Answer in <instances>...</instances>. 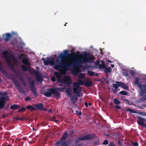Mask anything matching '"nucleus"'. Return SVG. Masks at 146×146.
Instances as JSON below:
<instances>
[{
    "mask_svg": "<svg viewBox=\"0 0 146 146\" xmlns=\"http://www.w3.org/2000/svg\"><path fill=\"white\" fill-rule=\"evenodd\" d=\"M127 111H129L130 113H136L135 111L132 109H127Z\"/></svg>",
    "mask_w": 146,
    "mask_h": 146,
    "instance_id": "nucleus-39",
    "label": "nucleus"
},
{
    "mask_svg": "<svg viewBox=\"0 0 146 146\" xmlns=\"http://www.w3.org/2000/svg\"><path fill=\"white\" fill-rule=\"evenodd\" d=\"M85 76V75L84 73H81L78 76V78L80 79H83Z\"/></svg>",
    "mask_w": 146,
    "mask_h": 146,
    "instance_id": "nucleus-33",
    "label": "nucleus"
},
{
    "mask_svg": "<svg viewBox=\"0 0 146 146\" xmlns=\"http://www.w3.org/2000/svg\"><path fill=\"white\" fill-rule=\"evenodd\" d=\"M113 102L115 104L118 105L120 104V101L117 98H114V99Z\"/></svg>",
    "mask_w": 146,
    "mask_h": 146,
    "instance_id": "nucleus-34",
    "label": "nucleus"
},
{
    "mask_svg": "<svg viewBox=\"0 0 146 146\" xmlns=\"http://www.w3.org/2000/svg\"><path fill=\"white\" fill-rule=\"evenodd\" d=\"M84 84L86 86L88 87L92 86L93 85V83L90 80H87L85 81Z\"/></svg>",
    "mask_w": 146,
    "mask_h": 146,
    "instance_id": "nucleus-21",
    "label": "nucleus"
},
{
    "mask_svg": "<svg viewBox=\"0 0 146 146\" xmlns=\"http://www.w3.org/2000/svg\"><path fill=\"white\" fill-rule=\"evenodd\" d=\"M69 133L70 135H71L74 133V131L73 130H72L69 131Z\"/></svg>",
    "mask_w": 146,
    "mask_h": 146,
    "instance_id": "nucleus-55",
    "label": "nucleus"
},
{
    "mask_svg": "<svg viewBox=\"0 0 146 146\" xmlns=\"http://www.w3.org/2000/svg\"><path fill=\"white\" fill-rule=\"evenodd\" d=\"M135 84H137L138 87L140 85H142L141 82L139 83V79L137 77H136L135 79V82L134 83Z\"/></svg>",
    "mask_w": 146,
    "mask_h": 146,
    "instance_id": "nucleus-26",
    "label": "nucleus"
},
{
    "mask_svg": "<svg viewBox=\"0 0 146 146\" xmlns=\"http://www.w3.org/2000/svg\"><path fill=\"white\" fill-rule=\"evenodd\" d=\"M10 99L8 96L5 97H1L0 99V110L5 105V100H9Z\"/></svg>",
    "mask_w": 146,
    "mask_h": 146,
    "instance_id": "nucleus-11",
    "label": "nucleus"
},
{
    "mask_svg": "<svg viewBox=\"0 0 146 146\" xmlns=\"http://www.w3.org/2000/svg\"><path fill=\"white\" fill-rule=\"evenodd\" d=\"M111 70L110 67L106 68H105L104 72L106 73L110 72Z\"/></svg>",
    "mask_w": 146,
    "mask_h": 146,
    "instance_id": "nucleus-38",
    "label": "nucleus"
},
{
    "mask_svg": "<svg viewBox=\"0 0 146 146\" xmlns=\"http://www.w3.org/2000/svg\"><path fill=\"white\" fill-rule=\"evenodd\" d=\"M20 108V107L17 104H14L11 106L10 109L11 110H15L19 109Z\"/></svg>",
    "mask_w": 146,
    "mask_h": 146,
    "instance_id": "nucleus-24",
    "label": "nucleus"
},
{
    "mask_svg": "<svg viewBox=\"0 0 146 146\" xmlns=\"http://www.w3.org/2000/svg\"><path fill=\"white\" fill-rule=\"evenodd\" d=\"M53 90L54 91V93H52V94H54V95L55 96V97L56 98H61V94L60 92H58L56 90L54 89H53Z\"/></svg>",
    "mask_w": 146,
    "mask_h": 146,
    "instance_id": "nucleus-20",
    "label": "nucleus"
},
{
    "mask_svg": "<svg viewBox=\"0 0 146 146\" xmlns=\"http://www.w3.org/2000/svg\"><path fill=\"white\" fill-rule=\"evenodd\" d=\"M88 74L89 75L91 76H93L95 75V73L94 72L90 70H88Z\"/></svg>",
    "mask_w": 146,
    "mask_h": 146,
    "instance_id": "nucleus-36",
    "label": "nucleus"
},
{
    "mask_svg": "<svg viewBox=\"0 0 146 146\" xmlns=\"http://www.w3.org/2000/svg\"><path fill=\"white\" fill-rule=\"evenodd\" d=\"M130 74L133 77L135 76V72L133 70H131L130 71Z\"/></svg>",
    "mask_w": 146,
    "mask_h": 146,
    "instance_id": "nucleus-45",
    "label": "nucleus"
},
{
    "mask_svg": "<svg viewBox=\"0 0 146 146\" xmlns=\"http://www.w3.org/2000/svg\"><path fill=\"white\" fill-rule=\"evenodd\" d=\"M22 62L23 64L26 65V66L22 65L21 66L22 69L24 71H26L27 70V68L30 66L31 64L28 58L27 57L23 58L22 59Z\"/></svg>",
    "mask_w": 146,
    "mask_h": 146,
    "instance_id": "nucleus-6",
    "label": "nucleus"
},
{
    "mask_svg": "<svg viewBox=\"0 0 146 146\" xmlns=\"http://www.w3.org/2000/svg\"><path fill=\"white\" fill-rule=\"evenodd\" d=\"M85 106L86 107H88V104L87 103V102H85Z\"/></svg>",
    "mask_w": 146,
    "mask_h": 146,
    "instance_id": "nucleus-59",
    "label": "nucleus"
},
{
    "mask_svg": "<svg viewBox=\"0 0 146 146\" xmlns=\"http://www.w3.org/2000/svg\"><path fill=\"white\" fill-rule=\"evenodd\" d=\"M115 107L117 109H120L121 108V107L118 105H116Z\"/></svg>",
    "mask_w": 146,
    "mask_h": 146,
    "instance_id": "nucleus-57",
    "label": "nucleus"
},
{
    "mask_svg": "<svg viewBox=\"0 0 146 146\" xmlns=\"http://www.w3.org/2000/svg\"><path fill=\"white\" fill-rule=\"evenodd\" d=\"M146 100V97L145 96H144L141 97L140 99V100L142 102H143Z\"/></svg>",
    "mask_w": 146,
    "mask_h": 146,
    "instance_id": "nucleus-44",
    "label": "nucleus"
},
{
    "mask_svg": "<svg viewBox=\"0 0 146 146\" xmlns=\"http://www.w3.org/2000/svg\"><path fill=\"white\" fill-rule=\"evenodd\" d=\"M76 114L79 116H80L82 114V113L81 111H79L78 110H76L75 111Z\"/></svg>",
    "mask_w": 146,
    "mask_h": 146,
    "instance_id": "nucleus-42",
    "label": "nucleus"
},
{
    "mask_svg": "<svg viewBox=\"0 0 146 146\" xmlns=\"http://www.w3.org/2000/svg\"><path fill=\"white\" fill-rule=\"evenodd\" d=\"M47 91L45 92L44 93L42 94L43 95L47 97H50L51 96L52 93H54L53 88H49L47 89Z\"/></svg>",
    "mask_w": 146,
    "mask_h": 146,
    "instance_id": "nucleus-13",
    "label": "nucleus"
},
{
    "mask_svg": "<svg viewBox=\"0 0 146 146\" xmlns=\"http://www.w3.org/2000/svg\"><path fill=\"white\" fill-rule=\"evenodd\" d=\"M71 142V141L69 140L67 141H66L64 142L62 144H61V146H68V145L70 144Z\"/></svg>",
    "mask_w": 146,
    "mask_h": 146,
    "instance_id": "nucleus-28",
    "label": "nucleus"
},
{
    "mask_svg": "<svg viewBox=\"0 0 146 146\" xmlns=\"http://www.w3.org/2000/svg\"><path fill=\"white\" fill-rule=\"evenodd\" d=\"M108 146H115V144L113 142H111Z\"/></svg>",
    "mask_w": 146,
    "mask_h": 146,
    "instance_id": "nucleus-47",
    "label": "nucleus"
},
{
    "mask_svg": "<svg viewBox=\"0 0 146 146\" xmlns=\"http://www.w3.org/2000/svg\"><path fill=\"white\" fill-rule=\"evenodd\" d=\"M16 119L17 120H21V119H20V118L19 117H17L16 118Z\"/></svg>",
    "mask_w": 146,
    "mask_h": 146,
    "instance_id": "nucleus-64",
    "label": "nucleus"
},
{
    "mask_svg": "<svg viewBox=\"0 0 146 146\" xmlns=\"http://www.w3.org/2000/svg\"><path fill=\"white\" fill-rule=\"evenodd\" d=\"M64 53L60 54L56 59V62L58 64L55 63L53 66V68L62 74L66 73L68 68L74 67L78 65L79 63L90 62L94 58L93 55L86 52H84V54H82L81 57L79 58L78 57V55L74 52H72L71 54H70L68 50H64Z\"/></svg>",
    "mask_w": 146,
    "mask_h": 146,
    "instance_id": "nucleus-1",
    "label": "nucleus"
},
{
    "mask_svg": "<svg viewBox=\"0 0 146 146\" xmlns=\"http://www.w3.org/2000/svg\"><path fill=\"white\" fill-rule=\"evenodd\" d=\"M74 87L73 88L74 93L78 96H80V94L81 92V88L80 87V85L78 82H75L74 84Z\"/></svg>",
    "mask_w": 146,
    "mask_h": 146,
    "instance_id": "nucleus-4",
    "label": "nucleus"
},
{
    "mask_svg": "<svg viewBox=\"0 0 146 146\" xmlns=\"http://www.w3.org/2000/svg\"><path fill=\"white\" fill-rule=\"evenodd\" d=\"M27 70H28L29 72L31 74H33L34 73L33 72V70H35L34 69H33V70H31V67L30 66L27 68Z\"/></svg>",
    "mask_w": 146,
    "mask_h": 146,
    "instance_id": "nucleus-32",
    "label": "nucleus"
},
{
    "mask_svg": "<svg viewBox=\"0 0 146 146\" xmlns=\"http://www.w3.org/2000/svg\"><path fill=\"white\" fill-rule=\"evenodd\" d=\"M11 80L15 86L17 88L19 91L22 93H24L25 92L23 89L22 87L18 82L17 80L15 77L12 78Z\"/></svg>",
    "mask_w": 146,
    "mask_h": 146,
    "instance_id": "nucleus-7",
    "label": "nucleus"
},
{
    "mask_svg": "<svg viewBox=\"0 0 146 146\" xmlns=\"http://www.w3.org/2000/svg\"><path fill=\"white\" fill-rule=\"evenodd\" d=\"M25 100L26 101H30L31 99L29 97H27L26 98Z\"/></svg>",
    "mask_w": 146,
    "mask_h": 146,
    "instance_id": "nucleus-51",
    "label": "nucleus"
},
{
    "mask_svg": "<svg viewBox=\"0 0 146 146\" xmlns=\"http://www.w3.org/2000/svg\"><path fill=\"white\" fill-rule=\"evenodd\" d=\"M78 83L80 84V85H83L84 83V81L82 80H78Z\"/></svg>",
    "mask_w": 146,
    "mask_h": 146,
    "instance_id": "nucleus-40",
    "label": "nucleus"
},
{
    "mask_svg": "<svg viewBox=\"0 0 146 146\" xmlns=\"http://www.w3.org/2000/svg\"><path fill=\"white\" fill-rule=\"evenodd\" d=\"M42 60L43 61L45 65H48L50 64L54 66L55 64V61L52 57H47L46 60H45L44 58H43L42 59Z\"/></svg>",
    "mask_w": 146,
    "mask_h": 146,
    "instance_id": "nucleus-8",
    "label": "nucleus"
},
{
    "mask_svg": "<svg viewBox=\"0 0 146 146\" xmlns=\"http://www.w3.org/2000/svg\"><path fill=\"white\" fill-rule=\"evenodd\" d=\"M60 73L57 72H54V75L56 76V77L57 78V81L59 82H62V74L61 73Z\"/></svg>",
    "mask_w": 146,
    "mask_h": 146,
    "instance_id": "nucleus-16",
    "label": "nucleus"
},
{
    "mask_svg": "<svg viewBox=\"0 0 146 146\" xmlns=\"http://www.w3.org/2000/svg\"><path fill=\"white\" fill-rule=\"evenodd\" d=\"M95 137H96V135L95 134H88L84 137L80 136L76 139L74 143L76 144L80 142L81 141L89 140L93 139Z\"/></svg>",
    "mask_w": 146,
    "mask_h": 146,
    "instance_id": "nucleus-3",
    "label": "nucleus"
},
{
    "mask_svg": "<svg viewBox=\"0 0 146 146\" xmlns=\"http://www.w3.org/2000/svg\"><path fill=\"white\" fill-rule=\"evenodd\" d=\"M72 91V89L71 88H68L66 89V92L67 95L69 97H71L72 95V94L71 92Z\"/></svg>",
    "mask_w": 146,
    "mask_h": 146,
    "instance_id": "nucleus-27",
    "label": "nucleus"
},
{
    "mask_svg": "<svg viewBox=\"0 0 146 146\" xmlns=\"http://www.w3.org/2000/svg\"><path fill=\"white\" fill-rule=\"evenodd\" d=\"M106 67L105 64H100L99 65V68L100 69H104Z\"/></svg>",
    "mask_w": 146,
    "mask_h": 146,
    "instance_id": "nucleus-41",
    "label": "nucleus"
},
{
    "mask_svg": "<svg viewBox=\"0 0 146 146\" xmlns=\"http://www.w3.org/2000/svg\"><path fill=\"white\" fill-rule=\"evenodd\" d=\"M70 100L72 101L73 103H75L76 102L77 100V97L75 95H74L73 96H71Z\"/></svg>",
    "mask_w": 146,
    "mask_h": 146,
    "instance_id": "nucleus-25",
    "label": "nucleus"
},
{
    "mask_svg": "<svg viewBox=\"0 0 146 146\" xmlns=\"http://www.w3.org/2000/svg\"><path fill=\"white\" fill-rule=\"evenodd\" d=\"M119 82L116 81L115 83L117 84H112V86L113 88H114V89L113 88L112 89L113 91L114 94H116L117 93V91L119 87L120 86L119 85Z\"/></svg>",
    "mask_w": 146,
    "mask_h": 146,
    "instance_id": "nucleus-18",
    "label": "nucleus"
},
{
    "mask_svg": "<svg viewBox=\"0 0 146 146\" xmlns=\"http://www.w3.org/2000/svg\"><path fill=\"white\" fill-rule=\"evenodd\" d=\"M138 119L139 120L137 121L138 124L143 127L146 128V124L143 122H146V119L139 117H138Z\"/></svg>",
    "mask_w": 146,
    "mask_h": 146,
    "instance_id": "nucleus-12",
    "label": "nucleus"
},
{
    "mask_svg": "<svg viewBox=\"0 0 146 146\" xmlns=\"http://www.w3.org/2000/svg\"><path fill=\"white\" fill-rule=\"evenodd\" d=\"M53 89L57 91L62 92L64 91V88H59V87H54L53 88Z\"/></svg>",
    "mask_w": 146,
    "mask_h": 146,
    "instance_id": "nucleus-29",
    "label": "nucleus"
},
{
    "mask_svg": "<svg viewBox=\"0 0 146 146\" xmlns=\"http://www.w3.org/2000/svg\"><path fill=\"white\" fill-rule=\"evenodd\" d=\"M12 36V35L10 33H6L3 35V38L5 42H7L10 40Z\"/></svg>",
    "mask_w": 146,
    "mask_h": 146,
    "instance_id": "nucleus-15",
    "label": "nucleus"
},
{
    "mask_svg": "<svg viewBox=\"0 0 146 146\" xmlns=\"http://www.w3.org/2000/svg\"><path fill=\"white\" fill-rule=\"evenodd\" d=\"M20 80L21 81L22 84L24 86H25L26 85L25 81L22 76H21V78L20 79Z\"/></svg>",
    "mask_w": 146,
    "mask_h": 146,
    "instance_id": "nucleus-31",
    "label": "nucleus"
},
{
    "mask_svg": "<svg viewBox=\"0 0 146 146\" xmlns=\"http://www.w3.org/2000/svg\"><path fill=\"white\" fill-rule=\"evenodd\" d=\"M121 99L125 103H129V100L125 98V97L124 96L122 97L121 98Z\"/></svg>",
    "mask_w": 146,
    "mask_h": 146,
    "instance_id": "nucleus-37",
    "label": "nucleus"
},
{
    "mask_svg": "<svg viewBox=\"0 0 146 146\" xmlns=\"http://www.w3.org/2000/svg\"><path fill=\"white\" fill-rule=\"evenodd\" d=\"M51 80L53 82H55L56 81V78L54 76H52L51 78Z\"/></svg>",
    "mask_w": 146,
    "mask_h": 146,
    "instance_id": "nucleus-48",
    "label": "nucleus"
},
{
    "mask_svg": "<svg viewBox=\"0 0 146 146\" xmlns=\"http://www.w3.org/2000/svg\"><path fill=\"white\" fill-rule=\"evenodd\" d=\"M100 142V141L99 140H97V141H95L93 144L94 145H97Z\"/></svg>",
    "mask_w": 146,
    "mask_h": 146,
    "instance_id": "nucleus-49",
    "label": "nucleus"
},
{
    "mask_svg": "<svg viewBox=\"0 0 146 146\" xmlns=\"http://www.w3.org/2000/svg\"><path fill=\"white\" fill-rule=\"evenodd\" d=\"M72 81H71V78L70 76H68L64 77L62 79V82H60L63 83L64 84L69 86L72 83Z\"/></svg>",
    "mask_w": 146,
    "mask_h": 146,
    "instance_id": "nucleus-10",
    "label": "nucleus"
},
{
    "mask_svg": "<svg viewBox=\"0 0 146 146\" xmlns=\"http://www.w3.org/2000/svg\"><path fill=\"white\" fill-rule=\"evenodd\" d=\"M7 52L6 51L3 52V54L5 56V59L8 64L9 67L12 71L15 72L16 74L20 79L21 76H22L21 73L19 72H16V69L14 68V66L12 64L10 58L7 55Z\"/></svg>",
    "mask_w": 146,
    "mask_h": 146,
    "instance_id": "nucleus-2",
    "label": "nucleus"
},
{
    "mask_svg": "<svg viewBox=\"0 0 146 146\" xmlns=\"http://www.w3.org/2000/svg\"><path fill=\"white\" fill-rule=\"evenodd\" d=\"M107 61L109 62V63H111L112 62V61H111V60H107Z\"/></svg>",
    "mask_w": 146,
    "mask_h": 146,
    "instance_id": "nucleus-63",
    "label": "nucleus"
},
{
    "mask_svg": "<svg viewBox=\"0 0 146 146\" xmlns=\"http://www.w3.org/2000/svg\"><path fill=\"white\" fill-rule=\"evenodd\" d=\"M0 70L1 72L5 76L8 75L7 72L3 68L2 66H0Z\"/></svg>",
    "mask_w": 146,
    "mask_h": 146,
    "instance_id": "nucleus-22",
    "label": "nucleus"
},
{
    "mask_svg": "<svg viewBox=\"0 0 146 146\" xmlns=\"http://www.w3.org/2000/svg\"><path fill=\"white\" fill-rule=\"evenodd\" d=\"M103 144L104 145H107L108 143V142L106 140H105L103 142Z\"/></svg>",
    "mask_w": 146,
    "mask_h": 146,
    "instance_id": "nucleus-46",
    "label": "nucleus"
},
{
    "mask_svg": "<svg viewBox=\"0 0 146 146\" xmlns=\"http://www.w3.org/2000/svg\"><path fill=\"white\" fill-rule=\"evenodd\" d=\"M2 116L3 118H4L6 116L5 115V114H3L2 115Z\"/></svg>",
    "mask_w": 146,
    "mask_h": 146,
    "instance_id": "nucleus-61",
    "label": "nucleus"
},
{
    "mask_svg": "<svg viewBox=\"0 0 146 146\" xmlns=\"http://www.w3.org/2000/svg\"><path fill=\"white\" fill-rule=\"evenodd\" d=\"M26 110V108H25L23 107V108H21L19 109V110L18 111L19 112H23V111H25Z\"/></svg>",
    "mask_w": 146,
    "mask_h": 146,
    "instance_id": "nucleus-43",
    "label": "nucleus"
},
{
    "mask_svg": "<svg viewBox=\"0 0 146 146\" xmlns=\"http://www.w3.org/2000/svg\"><path fill=\"white\" fill-rule=\"evenodd\" d=\"M41 110H43L46 111H47V110L46 108H42Z\"/></svg>",
    "mask_w": 146,
    "mask_h": 146,
    "instance_id": "nucleus-58",
    "label": "nucleus"
},
{
    "mask_svg": "<svg viewBox=\"0 0 146 146\" xmlns=\"http://www.w3.org/2000/svg\"><path fill=\"white\" fill-rule=\"evenodd\" d=\"M68 135L67 132V131L64 132L60 140L56 142V145H59L60 144H62L67 139Z\"/></svg>",
    "mask_w": 146,
    "mask_h": 146,
    "instance_id": "nucleus-9",
    "label": "nucleus"
},
{
    "mask_svg": "<svg viewBox=\"0 0 146 146\" xmlns=\"http://www.w3.org/2000/svg\"><path fill=\"white\" fill-rule=\"evenodd\" d=\"M133 145L134 146H138L139 144L137 142H135L133 143Z\"/></svg>",
    "mask_w": 146,
    "mask_h": 146,
    "instance_id": "nucleus-53",
    "label": "nucleus"
},
{
    "mask_svg": "<svg viewBox=\"0 0 146 146\" xmlns=\"http://www.w3.org/2000/svg\"><path fill=\"white\" fill-rule=\"evenodd\" d=\"M26 108L28 109H30L31 111H33L35 110V108L31 105H28L26 106Z\"/></svg>",
    "mask_w": 146,
    "mask_h": 146,
    "instance_id": "nucleus-30",
    "label": "nucleus"
},
{
    "mask_svg": "<svg viewBox=\"0 0 146 146\" xmlns=\"http://www.w3.org/2000/svg\"><path fill=\"white\" fill-rule=\"evenodd\" d=\"M102 64H105V62L104 61H102Z\"/></svg>",
    "mask_w": 146,
    "mask_h": 146,
    "instance_id": "nucleus-62",
    "label": "nucleus"
},
{
    "mask_svg": "<svg viewBox=\"0 0 146 146\" xmlns=\"http://www.w3.org/2000/svg\"><path fill=\"white\" fill-rule=\"evenodd\" d=\"M35 82L33 80L30 81L29 82V85L31 90L33 94V96L35 98L37 97L38 94L36 92V89L35 88Z\"/></svg>",
    "mask_w": 146,
    "mask_h": 146,
    "instance_id": "nucleus-5",
    "label": "nucleus"
},
{
    "mask_svg": "<svg viewBox=\"0 0 146 146\" xmlns=\"http://www.w3.org/2000/svg\"><path fill=\"white\" fill-rule=\"evenodd\" d=\"M119 94H120L125 96H127L128 94L127 92L124 90L121 91L119 92Z\"/></svg>",
    "mask_w": 146,
    "mask_h": 146,
    "instance_id": "nucleus-35",
    "label": "nucleus"
},
{
    "mask_svg": "<svg viewBox=\"0 0 146 146\" xmlns=\"http://www.w3.org/2000/svg\"><path fill=\"white\" fill-rule=\"evenodd\" d=\"M119 85L120 86L126 90L128 89L129 86L127 84L121 82H119Z\"/></svg>",
    "mask_w": 146,
    "mask_h": 146,
    "instance_id": "nucleus-19",
    "label": "nucleus"
},
{
    "mask_svg": "<svg viewBox=\"0 0 146 146\" xmlns=\"http://www.w3.org/2000/svg\"><path fill=\"white\" fill-rule=\"evenodd\" d=\"M139 114L143 116H145L146 115L145 113L143 112H141L139 113Z\"/></svg>",
    "mask_w": 146,
    "mask_h": 146,
    "instance_id": "nucleus-52",
    "label": "nucleus"
},
{
    "mask_svg": "<svg viewBox=\"0 0 146 146\" xmlns=\"http://www.w3.org/2000/svg\"><path fill=\"white\" fill-rule=\"evenodd\" d=\"M34 106L37 109L40 110H41L42 108L44 107L43 104L42 103L35 104L34 105Z\"/></svg>",
    "mask_w": 146,
    "mask_h": 146,
    "instance_id": "nucleus-23",
    "label": "nucleus"
},
{
    "mask_svg": "<svg viewBox=\"0 0 146 146\" xmlns=\"http://www.w3.org/2000/svg\"><path fill=\"white\" fill-rule=\"evenodd\" d=\"M123 75L125 76L126 77H128L129 76V75L127 74V72H123Z\"/></svg>",
    "mask_w": 146,
    "mask_h": 146,
    "instance_id": "nucleus-50",
    "label": "nucleus"
},
{
    "mask_svg": "<svg viewBox=\"0 0 146 146\" xmlns=\"http://www.w3.org/2000/svg\"><path fill=\"white\" fill-rule=\"evenodd\" d=\"M48 112H51V113H52V111L51 109H49L48 110Z\"/></svg>",
    "mask_w": 146,
    "mask_h": 146,
    "instance_id": "nucleus-60",
    "label": "nucleus"
},
{
    "mask_svg": "<svg viewBox=\"0 0 146 146\" xmlns=\"http://www.w3.org/2000/svg\"><path fill=\"white\" fill-rule=\"evenodd\" d=\"M139 87L140 90V95L142 96H144L146 93V88L143 84L140 85Z\"/></svg>",
    "mask_w": 146,
    "mask_h": 146,
    "instance_id": "nucleus-14",
    "label": "nucleus"
},
{
    "mask_svg": "<svg viewBox=\"0 0 146 146\" xmlns=\"http://www.w3.org/2000/svg\"><path fill=\"white\" fill-rule=\"evenodd\" d=\"M33 71L34 74H35L36 76L37 80L40 82H41L43 78L40 75H39V72L36 70H34Z\"/></svg>",
    "mask_w": 146,
    "mask_h": 146,
    "instance_id": "nucleus-17",
    "label": "nucleus"
},
{
    "mask_svg": "<svg viewBox=\"0 0 146 146\" xmlns=\"http://www.w3.org/2000/svg\"><path fill=\"white\" fill-rule=\"evenodd\" d=\"M56 117L55 116L52 117H51V120L54 121Z\"/></svg>",
    "mask_w": 146,
    "mask_h": 146,
    "instance_id": "nucleus-54",
    "label": "nucleus"
},
{
    "mask_svg": "<svg viewBox=\"0 0 146 146\" xmlns=\"http://www.w3.org/2000/svg\"><path fill=\"white\" fill-rule=\"evenodd\" d=\"M74 72L76 74H77L78 73V71L77 70H75L74 71Z\"/></svg>",
    "mask_w": 146,
    "mask_h": 146,
    "instance_id": "nucleus-56",
    "label": "nucleus"
}]
</instances>
